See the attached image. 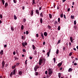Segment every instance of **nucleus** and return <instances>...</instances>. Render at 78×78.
<instances>
[{
	"label": "nucleus",
	"mask_w": 78,
	"mask_h": 78,
	"mask_svg": "<svg viewBox=\"0 0 78 78\" xmlns=\"http://www.w3.org/2000/svg\"><path fill=\"white\" fill-rule=\"evenodd\" d=\"M48 74L50 75H51L53 73V71L51 70V69H48Z\"/></svg>",
	"instance_id": "nucleus-1"
},
{
	"label": "nucleus",
	"mask_w": 78,
	"mask_h": 78,
	"mask_svg": "<svg viewBox=\"0 0 78 78\" xmlns=\"http://www.w3.org/2000/svg\"><path fill=\"white\" fill-rule=\"evenodd\" d=\"M43 62V60L42 58H40L39 61V65H41L42 64V63Z\"/></svg>",
	"instance_id": "nucleus-2"
},
{
	"label": "nucleus",
	"mask_w": 78,
	"mask_h": 78,
	"mask_svg": "<svg viewBox=\"0 0 78 78\" xmlns=\"http://www.w3.org/2000/svg\"><path fill=\"white\" fill-rule=\"evenodd\" d=\"M39 66L37 65H36L34 68V70H35V72H36L37 71V69H39Z\"/></svg>",
	"instance_id": "nucleus-3"
},
{
	"label": "nucleus",
	"mask_w": 78,
	"mask_h": 78,
	"mask_svg": "<svg viewBox=\"0 0 78 78\" xmlns=\"http://www.w3.org/2000/svg\"><path fill=\"white\" fill-rule=\"evenodd\" d=\"M2 68H3V67H4V66H5V61H2Z\"/></svg>",
	"instance_id": "nucleus-4"
},
{
	"label": "nucleus",
	"mask_w": 78,
	"mask_h": 78,
	"mask_svg": "<svg viewBox=\"0 0 78 78\" xmlns=\"http://www.w3.org/2000/svg\"><path fill=\"white\" fill-rule=\"evenodd\" d=\"M22 45H23V47H25V45H27V42H25L24 43V42H23L22 43Z\"/></svg>",
	"instance_id": "nucleus-5"
},
{
	"label": "nucleus",
	"mask_w": 78,
	"mask_h": 78,
	"mask_svg": "<svg viewBox=\"0 0 78 78\" xmlns=\"http://www.w3.org/2000/svg\"><path fill=\"white\" fill-rule=\"evenodd\" d=\"M36 13H37V14L39 15V10H36Z\"/></svg>",
	"instance_id": "nucleus-6"
},
{
	"label": "nucleus",
	"mask_w": 78,
	"mask_h": 78,
	"mask_svg": "<svg viewBox=\"0 0 78 78\" xmlns=\"http://www.w3.org/2000/svg\"><path fill=\"white\" fill-rule=\"evenodd\" d=\"M0 54L1 55L3 54V50H1V51L0 52Z\"/></svg>",
	"instance_id": "nucleus-7"
},
{
	"label": "nucleus",
	"mask_w": 78,
	"mask_h": 78,
	"mask_svg": "<svg viewBox=\"0 0 78 78\" xmlns=\"http://www.w3.org/2000/svg\"><path fill=\"white\" fill-rule=\"evenodd\" d=\"M70 40L71 42H73V38L72 37H70Z\"/></svg>",
	"instance_id": "nucleus-8"
},
{
	"label": "nucleus",
	"mask_w": 78,
	"mask_h": 78,
	"mask_svg": "<svg viewBox=\"0 0 78 78\" xmlns=\"http://www.w3.org/2000/svg\"><path fill=\"white\" fill-rule=\"evenodd\" d=\"M72 70H73L71 68H70L68 70V72H72Z\"/></svg>",
	"instance_id": "nucleus-9"
},
{
	"label": "nucleus",
	"mask_w": 78,
	"mask_h": 78,
	"mask_svg": "<svg viewBox=\"0 0 78 78\" xmlns=\"http://www.w3.org/2000/svg\"><path fill=\"white\" fill-rule=\"evenodd\" d=\"M30 14H31V16H33V10H32L31 11Z\"/></svg>",
	"instance_id": "nucleus-10"
},
{
	"label": "nucleus",
	"mask_w": 78,
	"mask_h": 78,
	"mask_svg": "<svg viewBox=\"0 0 78 78\" xmlns=\"http://www.w3.org/2000/svg\"><path fill=\"white\" fill-rule=\"evenodd\" d=\"M18 73L19 75H21L22 74V71H20Z\"/></svg>",
	"instance_id": "nucleus-11"
},
{
	"label": "nucleus",
	"mask_w": 78,
	"mask_h": 78,
	"mask_svg": "<svg viewBox=\"0 0 78 78\" xmlns=\"http://www.w3.org/2000/svg\"><path fill=\"white\" fill-rule=\"evenodd\" d=\"M44 35L46 37L47 36V33L46 32H45L44 33Z\"/></svg>",
	"instance_id": "nucleus-12"
},
{
	"label": "nucleus",
	"mask_w": 78,
	"mask_h": 78,
	"mask_svg": "<svg viewBox=\"0 0 78 78\" xmlns=\"http://www.w3.org/2000/svg\"><path fill=\"white\" fill-rule=\"evenodd\" d=\"M62 63H60L58 64L57 66H61V65H62Z\"/></svg>",
	"instance_id": "nucleus-13"
},
{
	"label": "nucleus",
	"mask_w": 78,
	"mask_h": 78,
	"mask_svg": "<svg viewBox=\"0 0 78 78\" xmlns=\"http://www.w3.org/2000/svg\"><path fill=\"white\" fill-rule=\"evenodd\" d=\"M32 48L34 50L35 49V48H36V47H35L34 45H32Z\"/></svg>",
	"instance_id": "nucleus-14"
},
{
	"label": "nucleus",
	"mask_w": 78,
	"mask_h": 78,
	"mask_svg": "<svg viewBox=\"0 0 78 78\" xmlns=\"http://www.w3.org/2000/svg\"><path fill=\"white\" fill-rule=\"evenodd\" d=\"M8 3H5V7L6 8V7L8 6Z\"/></svg>",
	"instance_id": "nucleus-15"
},
{
	"label": "nucleus",
	"mask_w": 78,
	"mask_h": 78,
	"mask_svg": "<svg viewBox=\"0 0 78 78\" xmlns=\"http://www.w3.org/2000/svg\"><path fill=\"white\" fill-rule=\"evenodd\" d=\"M41 37H42L43 39H44V35H43V34L41 33Z\"/></svg>",
	"instance_id": "nucleus-16"
},
{
	"label": "nucleus",
	"mask_w": 78,
	"mask_h": 78,
	"mask_svg": "<svg viewBox=\"0 0 78 78\" xmlns=\"http://www.w3.org/2000/svg\"><path fill=\"white\" fill-rule=\"evenodd\" d=\"M16 73V69H14L13 71V75H15Z\"/></svg>",
	"instance_id": "nucleus-17"
},
{
	"label": "nucleus",
	"mask_w": 78,
	"mask_h": 78,
	"mask_svg": "<svg viewBox=\"0 0 78 78\" xmlns=\"http://www.w3.org/2000/svg\"><path fill=\"white\" fill-rule=\"evenodd\" d=\"M58 53H59V50L57 49V51H56V54H58Z\"/></svg>",
	"instance_id": "nucleus-18"
},
{
	"label": "nucleus",
	"mask_w": 78,
	"mask_h": 78,
	"mask_svg": "<svg viewBox=\"0 0 78 78\" xmlns=\"http://www.w3.org/2000/svg\"><path fill=\"white\" fill-rule=\"evenodd\" d=\"M49 16L50 19H51V18H52V15H51V14H49Z\"/></svg>",
	"instance_id": "nucleus-19"
},
{
	"label": "nucleus",
	"mask_w": 78,
	"mask_h": 78,
	"mask_svg": "<svg viewBox=\"0 0 78 78\" xmlns=\"http://www.w3.org/2000/svg\"><path fill=\"white\" fill-rule=\"evenodd\" d=\"M71 18L72 19H74V16L71 15Z\"/></svg>",
	"instance_id": "nucleus-20"
},
{
	"label": "nucleus",
	"mask_w": 78,
	"mask_h": 78,
	"mask_svg": "<svg viewBox=\"0 0 78 78\" xmlns=\"http://www.w3.org/2000/svg\"><path fill=\"white\" fill-rule=\"evenodd\" d=\"M21 29H22V30H23V25H22L21 27Z\"/></svg>",
	"instance_id": "nucleus-21"
},
{
	"label": "nucleus",
	"mask_w": 78,
	"mask_h": 78,
	"mask_svg": "<svg viewBox=\"0 0 78 78\" xmlns=\"http://www.w3.org/2000/svg\"><path fill=\"white\" fill-rule=\"evenodd\" d=\"M35 75L36 76H37L38 75V72H36L35 73Z\"/></svg>",
	"instance_id": "nucleus-22"
},
{
	"label": "nucleus",
	"mask_w": 78,
	"mask_h": 78,
	"mask_svg": "<svg viewBox=\"0 0 78 78\" xmlns=\"http://www.w3.org/2000/svg\"><path fill=\"white\" fill-rule=\"evenodd\" d=\"M1 0L2 2V4H3V5H4L5 4V1H4V0Z\"/></svg>",
	"instance_id": "nucleus-23"
},
{
	"label": "nucleus",
	"mask_w": 78,
	"mask_h": 78,
	"mask_svg": "<svg viewBox=\"0 0 78 78\" xmlns=\"http://www.w3.org/2000/svg\"><path fill=\"white\" fill-rule=\"evenodd\" d=\"M14 19L15 20H16V19H17V17H16V15L14 16Z\"/></svg>",
	"instance_id": "nucleus-24"
},
{
	"label": "nucleus",
	"mask_w": 78,
	"mask_h": 78,
	"mask_svg": "<svg viewBox=\"0 0 78 78\" xmlns=\"http://www.w3.org/2000/svg\"><path fill=\"white\" fill-rule=\"evenodd\" d=\"M57 23H58V21H55L54 22V24H55V25H56V24H57Z\"/></svg>",
	"instance_id": "nucleus-25"
},
{
	"label": "nucleus",
	"mask_w": 78,
	"mask_h": 78,
	"mask_svg": "<svg viewBox=\"0 0 78 78\" xmlns=\"http://www.w3.org/2000/svg\"><path fill=\"white\" fill-rule=\"evenodd\" d=\"M47 55H48V57H49V56L50 55L49 52H47Z\"/></svg>",
	"instance_id": "nucleus-26"
},
{
	"label": "nucleus",
	"mask_w": 78,
	"mask_h": 78,
	"mask_svg": "<svg viewBox=\"0 0 78 78\" xmlns=\"http://www.w3.org/2000/svg\"><path fill=\"white\" fill-rule=\"evenodd\" d=\"M42 22H43L42 19V18H41L40 20V22L41 23H42Z\"/></svg>",
	"instance_id": "nucleus-27"
},
{
	"label": "nucleus",
	"mask_w": 78,
	"mask_h": 78,
	"mask_svg": "<svg viewBox=\"0 0 78 78\" xmlns=\"http://www.w3.org/2000/svg\"><path fill=\"white\" fill-rule=\"evenodd\" d=\"M60 17L62 18V17H63V14H62L61 15H60Z\"/></svg>",
	"instance_id": "nucleus-28"
},
{
	"label": "nucleus",
	"mask_w": 78,
	"mask_h": 78,
	"mask_svg": "<svg viewBox=\"0 0 78 78\" xmlns=\"http://www.w3.org/2000/svg\"><path fill=\"white\" fill-rule=\"evenodd\" d=\"M48 29H49V30H50V28H51V27L49 25L48 26Z\"/></svg>",
	"instance_id": "nucleus-29"
},
{
	"label": "nucleus",
	"mask_w": 78,
	"mask_h": 78,
	"mask_svg": "<svg viewBox=\"0 0 78 78\" xmlns=\"http://www.w3.org/2000/svg\"><path fill=\"white\" fill-rule=\"evenodd\" d=\"M33 3L34 4H36V2H35V0H33Z\"/></svg>",
	"instance_id": "nucleus-30"
},
{
	"label": "nucleus",
	"mask_w": 78,
	"mask_h": 78,
	"mask_svg": "<svg viewBox=\"0 0 78 78\" xmlns=\"http://www.w3.org/2000/svg\"><path fill=\"white\" fill-rule=\"evenodd\" d=\"M34 55H37V51H34Z\"/></svg>",
	"instance_id": "nucleus-31"
},
{
	"label": "nucleus",
	"mask_w": 78,
	"mask_h": 78,
	"mask_svg": "<svg viewBox=\"0 0 78 78\" xmlns=\"http://www.w3.org/2000/svg\"><path fill=\"white\" fill-rule=\"evenodd\" d=\"M12 75H13L12 72L10 74V76H12Z\"/></svg>",
	"instance_id": "nucleus-32"
},
{
	"label": "nucleus",
	"mask_w": 78,
	"mask_h": 78,
	"mask_svg": "<svg viewBox=\"0 0 78 78\" xmlns=\"http://www.w3.org/2000/svg\"><path fill=\"white\" fill-rule=\"evenodd\" d=\"M74 25H76V20H75L74 22Z\"/></svg>",
	"instance_id": "nucleus-33"
},
{
	"label": "nucleus",
	"mask_w": 78,
	"mask_h": 78,
	"mask_svg": "<svg viewBox=\"0 0 78 78\" xmlns=\"http://www.w3.org/2000/svg\"><path fill=\"white\" fill-rule=\"evenodd\" d=\"M22 39L23 40L24 39H25V38L24 37H23V36H22Z\"/></svg>",
	"instance_id": "nucleus-34"
},
{
	"label": "nucleus",
	"mask_w": 78,
	"mask_h": 78,
	"mask_svg": "<svg viewBox=\"0 0 78 78\" xmlns=\"http://www.w3.org/2000/svg\"><path fill=\"white\" fill-rule=\"evenodd\" d=\"M53 59H54V62L55 63V62H56V59H55V58H54Z\"/></svg>",
	"instance_id": "nucleus-35"
},
{
	"label": "nucleus",
	"mask_w": 78,
	"mask_h": 78,
	"mask_svg": "<svg viewBox=\"0 0 78 78\" xmlns=\"http://www.w3.org/2000/svg\"><path fill=\"white\" fill-rule=\"evenodd\" d=\"M58 77L59 78H61V73H58Z\"/></svg>",
	"instance_id": "nucleus-36"
},
{
	"label": "nucleus",
	"mask_w": 78,
	"mask_h": 78,
	"mask_svg": "<svg viewBox=\"0 0 78 78\" xmlns=\"http://www.w3.org/2000/svg\"><path fill=\"white\" fill-rule=\"evenodd\" d=\"M72 52H70L69 54V56H71V55H72Z\"/></svg>",
	"instance_id": "nucleus-37"
},
{
	"label": "nucleus",
	"mask_w": 78,
	"mask_h": 78,
	"mask_svg": "<svg viewBox=\"0 0 78 78\" xmlns=\"http://www.w3.org/2000/svg\"><path fill=\"white\" fill-rule=\"evenodd\" d=\"M26 34H28V33L29 32H28V31L27 30L26 31Z\"/></svg>",
	"instance_id": "nucleus-38"
},
{
	"label": "nucleus",
	"mask_w": 78,
	"mask_h": 78,
	"mask_svg": "<svg viewBox=\"0 0 78 78\" xmlns=\"http://www.w3.org/2000/svg\"><path fill=\"white\" fill-rule=\"evenodd\" d=\"M58 30H60V26H59L58 28Z\"/></svg>",
	"instance_id": "nucleus-39"
},
{
	"label": "nucleus",
	"mask_w": 78,
	"mask_h": 78,
	"mask_svg": "<svg viewBox=\"0 0 78 78\" xmlns=\"http://www.w3.org/2000/svg\"><path fill=\"white\" fill-rule=\"evenodd\" d=\"M60 22V18H58V22Z\"/></svg>",
	"instance_id": "nucleus-40"
},
{
	"label": "nucleus",
	"mask_w": 78,
	"mask_h": 78,
	"mask_svg": "<svg viewBox=\"0 0 78 78\" xmlns=\"http://www.w3.org/2000/svg\"><path fill=\"white\" fill-rule=\"evenodd\" d=\"M43 60L44 61V63H45V61H46V60H45V58H43Z\"/></svg>",
	"instance_id": "nucleus-41"
},
{
	"label": "nucleus",
	"mask_w": 78,
	"mask_h": 78,
	"mask_svg": "<svg viewBox=\"0 0 78 78\" xmlns=\"http://www.w3.org/2000/svg\"><path fill=\"white\" fill-rule=\"evenodd\" d=\"M11 30L12 31H14V29L13 28V27H11Z\"/></svg>",
	"instance_id": "nucleus-42"
},
{
	"label": "nucleus",
	"mask_w": 78,
	"mask_h": 78,
	"mask_svg": "<svg viewBox=\"0 0 78 78\" xmlns=\"http://www.w3.org/2000/svg\"><path fill=\"white\" fill-rule=\"evenodd\" d=\"M23 52H26V50H25V49H23Z\"/></svg>",
	"instance_id": "nucleus-43"
},
{
	"label": "nucleus",
	"mask_w": 78,
	"mask_h": 78,
	"mask_svg": "<svg viewBox=\"0 0 78 78\" xmlns=\"http://www.w3.org/2000/svg\"><path fill=\"white\" fill-rule=\"evenodd\" d=\"M0 18L1 19H2V18H3V16H2V15H0Z\"/></svg>",
	"instance_id": "nucleus-44"
},
{
	"label": "nucleus",
	"mask_w": 78,
	"mask_h": 78,
	"mask_svg": "<svg viewBox=\"0 0 78 78\" xmlns=\"http://www.w3.org/2000/svg\"><path fill=\"white\" fill-rule=\"evenodd\" d=\"M15 60H17V59H18V58L17 57H15Z\"/></svg>",
	"instance_id": "nucleus-45"
},
{
	"label": "nucleus",
	"mask_w": 78,
	"mask_h": 78,
	"mask_svg": "<svg viewBox=\"0 0 78 78\" xmlns=\"http://www.w3.org/2000/svg\"><path fill=\"white\" fill-rule=\"evenodd\" d=\"M61 41V40H59L58 41V44H59L60 43V42Z\"/></svg>",
	"instance_id": "nucleus-46"
},
{
	"label": "nucleus",
	"mask_w": 78,
	"mask_h": 78,
	"mask_svg": "<svg viewBox=\"0 0 78 78\" xmlns=\"http://www.w3.org/2000/svg\"><path fill=\"white\" fill-rule=\"evenodd\" d=\"M48 73V72H47V71H46L45 72V74L46 75H47Z\"/></svg>",
	"instance_id": "nucleus-47"
},
{
	"label": "nucleus",
	"mask_w": 78,
	"mask_h": 78,
	"mask_svg": "<svg viewBox=\"0 0 78 78\" xmlns=\"http://www.w3.org/2000/svg\"><path fill=\"white\" fill-rule=\"evenodd\" d=\"M13 1L14 3H16V0H13Z\"/></svg>",
	"instance_id": "nucleus-48"
},
{
	"label": "nucleus",
	"mask_w": 78,
	"mask_h": 78,
	"mask_svg": "<svg viewBox=\"0 0 78 78\" xmlns=\"http://www.w3.org/2000/svg\"><path fill=\"white\" fill-rule=\"evenodd\" d=\"M16 66H13L12 67V69H15V68H16Z\"/></svg>",
	"instance_id": "nucleus-49"
},
{
	"label": "nucleus",
	"mask_w": 78,
	"mask_h": 78,
	"mask_svg": "<svg viewBox=\"0 0 78 78\" xmlns=\"http://www.w3.org/2000/svg\"><path fill=\"white\" fill-rule=\"evenodd\" d=\"M26 21V19H24L23 20V22H25Z\"/></svg>",
	"instance_id": "nucleus-50"
},
{
	"label": "nucleus",
	"mask_w": 78,
	"mask_h": 78,
	"mask_svg": "<svg viewBox=\"0 0 78 78\" xmlns=\"http://www.w3.org/2000/svg\"><path fill=\"white\" fill-rule=\"evenodd\" d=\"M36 37H39V35L38 34H36Z\"/></svg>",
	"instance_id": "nucleus-51"
},
{
	"label": "nucleus",
	"mask_w": 78,
	"mask_h": 78,
	"mask_svg": "<svg viewBox=\"0 0 78 78\" xmlns=\"http://www.w3.org/2000/svg\"><path fill=\"white\" fill-rule=\"evenodd\" d=\"M74 66H76V65H77V63H75L74 64Z\"/></svg>",
	"instance_id": "nucleus-52"
},
{
	"label": "nucleus",
	"mask_w": 78,
	"mask_h": 78,
	"mask_svg": "<svg viewBox=\"0 0 78 78\" xmlns=\"http://www.w3.org/2000/svg\"><path fill=\"white\" fill-rule=\"evenodd\" d=\"M64 17L65 19H66V17L65 15H64Z\"/></svg>",
	"instance_id": "nucleus-53"
},
{
	"label": "nucleus",
	"mask_w": 78,
	"mask_h": 78,
	"mask_svg": "<svg viewBox=\"0 0 78 78\" xmlns=\"http://www.w3.org/2000/svg\"><path fill=\"white\" fill-rule=\"evenodd\" d=\"M27 60H26L25 61L26 64H27Z\"/></svg>",
	"instance_id": "nucleus-54"
},
{
	"label": "nucleus",
	"mask_w": 78,
	"mask_h": 78,
	"mask_svg": "<svg viewBox=\"0 0 78 78\" xmlns=\"http://www.w3.org/2000/svg\"><path fill=\"white\" fill-rule=\"evenodd\" d=\"M33 57H30V59H32Z\"/></svg>",
	"instance_id": "nucleus-55"
},
{
	"label": "nucleus",
	"mask_w": 78,
	"mask_h": 78,
	"mask_svg": "<svg viewBox=\"0 0 78 78\" xmlns=\"http://www.w3.org/2000/svg\"><path fill=\"white\" fill-rule=\"evenodd\" d=\"M4 47H7V44H5L4 45Z\"/></svg>",
	"instance_id": "nucleus-56"
},
{
	"label": "nucleus",
	"mask_w": 78,
	"mask_h": 78,
	"mask_svg": "<svg viewBox=\"0 0 78 78\" xmlns=\"http://www.w3.org/2000/svg\"><path fill=\"white\" fill-rule=\"evenodd\" d=\"M19 63H17L16 64V66H19Z\"/></svg>",
	"instance_id": "nucleus-57"
},
{
	"label": "nucleus",
	"mask_w": 78,
	"mask_h": 78,
	"mask_svg": "<svg viewBox=\"0 0 78 78\" xmlns=\"http://www.w3.org/2000/svg\"><path fill=\"white\" fill-rule=\"evenodd\" d=\"M13 55H16V52L14 51V52H13Z\"/></svg>",
	"instance_id": "nucleus-58"
},
{
	"label": "nucleus",
	"mask_w": 78,
	"mask_h": 78,
	"mask_svg": "<svg viewBox=\"0 0 78 78\" xmlns=\"http://www.w3.org/2000/svg\"><path fill=\"white\" fill-rule=\"evenodd\" d=\"M70 8H68V12H69V11H70Z\"/></svg>",
	"instance_id": "nucleus-59"
},
{
	"label": "nucleus",
	"mask_w": 78,
	"mask_h": 78,
	"mask_svg": "<svg viewBox=\"0 0 78 78\" xmlns=\"http://www.w3.org/2000/svg\"><path fill=\"white\" fill-rule=\"evenodd\" d=\"M24 8H25V6H23L22 7V9H24Z\"/></svg>",
	"instance_id": "nucleus-60"
},
{
	"label": "nucleus",
	"mask_w": 78,
	"mask_h": 78,
	"mask_svg": "<svg viewBox=\"0 0 78 78\" xmlns=\"http://www.w3.org/2000/svg\"><path fill=\"white\" fill-rule=\"evenodd\" d=\"M66 50V47H63V50Z\"/></svg>",
	"instance_id": "nucleus-61"
},
{
	"label": "nucleus",
	"mask_w": 78,
	"mask_h": 78,
	"mask_svg": "<svg viewBox=\"0 0 78 78\" xmlns=\"http://www.w3.org/2000/svg\"><path fill=\"white\" fill-rule=\"evenodd\" d=\"M41 9H42V8H41V7H39V9L40 11L41 10Z\"/></svg>",
	"instance_id": "nucleus-62"
},
{
	"label": "nucleus",
	"mask_w": 78,
	"mask_h": 78,
	"mask_svg": "<svg viewBox=\"0 0 78 78\" xmlns=\"http://www.w3.org/2000/svg\"><path fill=\"white\" fill-rule=\"evenodd\" d=\"M71 45H72L71 43H69V45H70V46Z\"/></svg>",
	"instance_id": "nucleus-63"
},
{
	"label": "nucleus",
	"mask_w": 78,
	"mask_h": 78,
	"mask_svg": "<svg viewBox=\"0 0 78 78\" xmlns=\"http://www.w3.org/2000/svg\"><path fill=\"white\" fill-rule=\"evenodd\" d=\"M40 16H42V13H41Z\"/></svg>",
	"instance_id": "nucleus-64"
}]
</instances>
